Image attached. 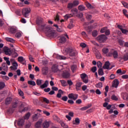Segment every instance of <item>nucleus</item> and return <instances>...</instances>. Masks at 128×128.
I'll return each instance as SVG.
<instances>
[{
	"label": "nucleus",
	"mask_w": 128,
	"mask_h": 128,
	"mask_svg": "<svg viewBox=\"0 0 128 128\" xmlns=\"http://www.w3.org/2000/svg\"><path fill=\"white\" fill-rule=\"evenodd\" d=\"M86 6H87V8H94V6H92V4H90L88 2H86Z\"/></svg>",
	"instance_id": "nucleus-38"
},
{
	"label": "nucleus",
	"mask_w": 128,
	"mask_h": 128,
	"mask_svg": "<svg viewBox=\"0 0 128 128\" xmlns=\"http://www.w3.org/2000/svg\"><path fill=\"white\" fill-rule=\"evenodd\" d=\"M98 76H104V70H102V68H100L98 69Z\"/></svg>",
	"instance_id": "nucleus-30"
},
{
	"label": "nucleus",
	"mask_w": 128,
	"mask_h": 128,
	"mask_svg": "<svg viewBox=\"0 0 128 128\" xmlns=\"http://www.w3.org/2000/svg\"><path fill=\"white\" fill-rule=\"evenodd\" d=\"M78 8L79 10H80V12H82V10H86V7H84V5H80L78 6Z\"/></svg>",
	"instance_id": "nucleus-29"
},
{
	"label": "nucleus",
	"mask_w": 128,
	"mask_h": 128,
	"mask_svg": "<svg viewBox=\"0 0 128 128\" xmlns=\"http://www.w3.org/2000/svg\"><path fill=\"white\" fill-rule=\"evenodd\" d=\"M122 59L124 60V62H126L127 60H128V54H124L122 58Z\"/></svg>",
	"instance_id": "nucleus-31"
},
{
	"label": "nucleus",
	"mask_w": 128,
	"mask_h": 128,
	"mask_svg": "<svg viewBox=\"0 0 128 128\" xmlns=\"http://www.w3.org/2000/svg\"><path fill=\"white\" fill-rule=\"evenodd\" d=\"M118 84H120V82L118 80L115 79L113 81V83L112 84V88H117L118 86Z\"/></svg>",
	"instance_id": "nucleus-9"
},
{
	"label": "nucleus",
	"mask_w": 128,
	"mask_h": 128,
	"mask_svg": "<svg viewBox=\"0 0 128 128\" xmlns=\"http://www.w3.org/2000/svg\"><path fill=\"white\" fill-rule=\"evenodd\" d=\"M60 124L62 128H68V125H66V124H64V122H62V121L60 122Z\"/></svg>",
	"instance_id": "nucleus-32"
},
{
	"label": "nucleus",
	"mask_w": 128,
	"mask_h": 128,
	"mask_svg": "<svg viewBox=\"0 0 128 128\" xmlns=\"http://www.w3.org/2000/svg\"><path fill=\"white\" fill-rule=\"evenodd\" d=\"M5 40L7 42H12V44H14V40L10 38L6 37L5 38Z\"/></svg>",
	"instance_id": "nucleus-26"
},
{
	"label": "nucleus",
	"mask_w": 128,
	"mask_h": 128,
	"mask_svg": "<svg viewBox=\"0 0 128 128\" xmlns=\"http://www.w3.org/2000/svg\"><path fill=\"white\" fill-rule=\"evenodd\" d=\"M122 32L124 34H128V30H126V29H123L122 30Z\"/></svg>",
	"instance_id": "nucleus-60"
},
{
	"label": "nucleus",
	"mask_w": 128,
	"mask_h": 128,
	"mask_svg": "<svg viewBox=\"0 0 128 128\" xmlns=\"http://www.w3.org/2000/svg\"><path fill=\"white\" fill-rule=\"evenodd\" d=\"M90 106H92V104H90L88 105L87 106L82 107L80 108V110H88V108H90Z\"/></svg>",
	"instance_id": "nucleus-24"
},
{
	"label": "nucleus",
	"mask_w": 128,
	"mask_h": 128,
	"mask_svg": "<svg viewBox=\"0 0 128 128\" xmlns=\"http://www.w3.org/2000/svg\"><path fill=\"white\" fill-rule=\"evenodd\" d=\"M62 92V90H58V92H59V93H58V94H57V95H56L57 98H62V94L60 93V92Z\"/></svg>",
	"instance_id": "nucleus-52"
},
{
	"label": "nucleus",
	"mask_w": 128,
	"mask_h": 128,
	"mask_svg": "<svg viewBox=\"0 0 128 128\" xmlns=\"http://www.w3.org/2000/svg\"><path fill=\"white\" fill-rule=\"evenodd\" d=\"M102 52L103 54H106V56L108 54L109 50H108V48H102Z\"/></svg>",
	"instance_id": "nucleus-23"
},
{
	"label": "nucleus",
	"mask_w": 128,
	"mask_h": 128,
	"mask_svg": "<svg viewBox=\"0 0 128 128\" xmlns=\"http://www.w3.org/2000/svg\"><path fill=\"white\" fill-rule=\"evenodd\" d=\"M74 5L73 3H70L68 4V8H74Z\"/></svg>",
	"instance_id": "nucleus-55"
},
{
	"label": "nucleus",
	"mask_w": 128,
	"mask_h": 128,
	"mask_svg": "<svg viewBox=\"0 0 128 128\" xmlns=\"http://www.w3.org/2000/svg\"><path fill=\"white\" fill-rule=\"evenodd\" d=\"M49 84V82H48V80H46L45 81L44 83L42 85L40 86V88H48V86Z\"/></svg>",
	"instance_id": "nucleus-12"
},
{
	"label": "nucleus",
	"mask_w": 128,
	"mask_h": 128,
	"mask_svg": "<svg viewBox=\"0 0 128 128\" xmlns=\"http://www.w3.org/2000/svg\"><path fill=\"white\" fill-rule=\"evenodd\" d=\"M82 80H83V82H84V84H88V78L86 77V78L83 79Z\"/></svg>",
	"instance_id": "nucleus-61"
},
{
	"label": "nucleus",
	"mask_w": 128,
	"mask_h": 128,
	"mask_svg": "<svg viewBox=\"0 0 128 128\" xmlns=\"http://www.w3.org/2000/svg\"><path fill=\"white\" fill-rule=\"evenodd\" d=\"M80 118H75V120H74V122H73V124H76V125H78V124H80Z\"/></svg>",
	"instance_id": "nucleus-28"
},
{
	"label": "nucleus",
	"mask_w": 128,
	"mask_h": 128,
	"mask_svg": "<svg viewBox=\"0 0 128 128\" xmlns=\"http://www.w3.org/2000/svg\"><path fill=\"white\" fill-rule=\"evenodd\" d=\"M92 36H98V31L95 30L92 32Z\"/></svg>",
	"instance_id": "nucleus-49"
},
{
	"label": "nucleus",
	"mask_w": 128,
	"mask_h": 128,
	"mask_svg": "<svg viewBox=\"0 0 128 128\" xmlns=\"http://www.w3.org/2000/svg\"><path fill=\"white\" fill-rule=\"evenodd\" d=\"M97 66L98 68H100L102 66V62L99 61L97 62Z\"/></svg>",
	"instance_id": "nucleus-51"
},
{
	"label": "nucleus",
	"mask_w": 128,
	"mask_h": 128,
	"mask_svg": "<svg viewBox=\"0 0 128 128\" xmlns=\"http://www.w3.org/2000/svg\"><path fill=\"white\" fill-rule=\"evenodd\" d=\"M68 96H64L62 98V100H64V102H66L68 100Z\"/></svg>",
	"instance_id": "nucleus-63"
},
{
	"label": "nucleus",
	"mask_w": 128,
	"mask_h": 128,
	"mask_svg": "<svg viewBox=\"0 0 128 128\" xmlns=\"http://www.w3.org/2000/svg\"><path fill=\"white\" fill-rule=\"evenodd\" d=\"M110 62L108 61L106 62L103 66V68L104 70H110Z\"/></svg>",
	"instance_id": "nucleus-15"
},
{
	"label": "nucleus",
	"mask_w": 128,
	"mask_h": 128,
	"mask_svg": "<svg viewBox=\"0 0 128 128\" xmlns=\"http://www.w3.org/2000/svg\"><path fill=\"white\" fill-rule=\"evenodd\" d=\"M72 14H67L65 15L64 18H65V20H68V18H72Z\"/></svg>",
	"instance_id": "nucleus-48"
},
{
	"label": "nucleus",
	"mask_w": 128,
	"mask_h": 128,
	"mask_svg": "<svg viewBox=\"0 0 128 128\" xmlns=\"http://www.w3.org/2000/svg\"><path fill=\"white\" fill-rule=\"evenodd\" d=\"M42 80L38 79L36 81L37 86H42Z\"/></svg>",
	"instance_id": "nucleus-33"
},
{
	"label": "nucleus",
	"mask_w": 128,
	"mask_h": 128,
	"mask_svg": "<svg viewBox=\"0 0 128 128\" xmlns=\"http://www.w3.org/2000/svg\"><path fill=\"white\" fill-rule=\"evenodd\" d=\"M30 113H28L25 115L24 118V120H28V118H30Z\"/></svg>",
	"instance_id": "nucleus-40"
},
{
	"label": "nucleus",
	"mask_w": 128,
	"mask_h": 128,
	"mask_svg": "<svg viewBox=\"0 0 128 128\" xmlns=\"http://www.w3.org/2000/svg\"><path fill=\"white\" fill-rule=\"evenodd\" d=\"M24 120L22 118L20 119L18 122V124L20 126H24Z\"/></svg>",
	"instance_id": "nucleus-18"
},
{
	"label": "nucleus",
	"mask_w": 128,
	"mask_h": 128,
	"mask_svg": "<svg viewBox=\"0 0 128 128\" xmlns=\"http://www.w3.org/2000/svg\"><path fill=\"white\" fill-rule=\"evenodd\" d=\"M3 52H4L6 56H11L12 54V49L10 48L5 46L3 48Z\"/></svg>",
	"instance_id": "nucleus-5"
},
{
	"label": "nucleus",
	"mask_w": 128,
	"mask_h": 128,
	"mask_svg": "<svg viewBox=\"0 0 128 128\" xmlns=\"http://www.w3.org/2000/svg\"><path fill=\"white\" fill-rule=\"evenodd\" d=\"M18 94L19 96H24V92L22 91L20 89L18 90Z\"/></svg>",
	"instance_id": "nucleus-57"
},
{
	"label": "nucleus",
	"mask_w": 128,
	"mask_h": 128,
	"mask_svg": "<svg viewBox=\"0 0 128 128\" xmlns=\"http://www.w3.org/2000/svg\"><path fill=\"white\" fill-rule=\"evenodd\" d=\"M16 14H17V16H20L21 13H20V10H16Z\"/></svg>",
	"instance_id": "nucleus-64"
},
{
	"label": "nucleus",
	"mask_w": 128,
	"mask_h": 128,
	"mask_svg": "<svg viewBox=\"0 0 128 128\" xmlns=\"http://www.w3.org/2000/svg\"><path fill=\"white\" fill-rule=\"evenodd\" d=\"M82 82H78L76 84V90H80V88L82 86Z\"/></svg>",
	"instance_id": "nucleus-19"
},
{
	"label": "nucleus",
	"mask_w": 128,
	"mask_h": 128,
	"mask_svg": "<svg viewBox=\"0 0 128 128\" xmlns=\"http://www.w3.org/2000/svg\"><path fill=\"white\" fill-rule=\"evenodd\" d=\"M28 58H29V60H30V62H34V58H32V55H30L28 56Z\"/></svg>",
	"instance_id": "nucleus-58"
},
{
	"label": "nucleus",
	"mask_w": 128,
	"mask_h": 128,
	"mask_svg": "<svg viewBox=\"0 0 128 128\" xmlns=\"http://www.w3.org/2000/svg\"><path fill=\"white\" fill-rule=\"evenodd\" d=\"M107 30H108V28L104 27L102 28L100 32L102 34H104V32H106Z\"/></svg>",
	"instance_id": "nucleus-47"
},
{
	"label": "nucleus",
	"mask_w": 128,
	"mask_h": 128,
	"mask_svg": "<svg viewBox=\"0 0 128 128\" xmlns=\"http://www.w3.org/2000/svg\"><path fill=\"white\" fill-rule=\"evenodd\" d=\"M2 66L4 67V70H8V66H6V63H2Z\"/></svg>",
	"instance_id": "nucleus-50"
},
{
	"label": "nucleus",
	"mask_w": 128,
	"mask_h": 128,
	"mask_svg": "<svg viewBox=\"0 0 128 128\" xmlns=\"http://www.w3.org/2000/svg\"><path fill=\"white\" fill-rule=\"evenodd\" d=\"M18 62L22 64V62H26V59L22 56H19L18 58Z\"/></svg>",
	"instance_id": "nucleus-20"
},
{
	"label": "nucleus",
	"mask_w": 128,
	"mask_h": 128,
	"mask_svg": "<svg viewBox=\"0 0 128 128\" xmlns=\"http://www.w3.org/2000/svg\"><path fill=\"white\" fill-rule=\"evenodd\" d=\"M96 88H102V82H99L98 84L96 85Z\"/></svg>",
	"instance_id": "nucleus-45"
},
{
	"label": "nucleus",
	"mask_w": 128,
	"mask_h": 128,
	"mask_svg": "<svg viewBox=\"0 0 128 128\" xmlns=\"http://www.w3.org/2000/svg\"><path fill=\"white\" fill-rule=\"evenodd\" d=\"M16 37L17 38H20V36H22V34H20V32H17L16 34Z\"/></svg>",
	"instance_id": "nucleus-59"
},
{
	"label": "nucleus",
	"mask_w": 128,
	"mask_h": 128,
	"mask_svg": "<svg viewBox=\"0 0 128 128\" xmlns=\"http://www.w3.org/2000/svg\"><path fill=\"white\" fill-rule=\"evenodd\" d=\"M86 16L87 20H92V16L90 15V13H86Z\"/></svg>",
	"instance_id": "nucleus-41"
},
{
	"label": "nucleus",
	"mask_w": 128,
	"mask_h": 128,
	"mask_svg": "<svg viewBox=\"0 0 128 128\" xmlns=\"http://www.w3.org/2000/svg\"><path fill=\"white\" fill-rule=\"evenodd\" d=\"M96 40L99 42H104L108 40V37L104 34H101L96 38Z\"/></svg>",
	"instance_id": "nucleus-4"
},
{
	"label": "nucleus",
	"mask_w": 128,
	"mask_h": 128,
	"mask_svg": "<svg viewBox=\"0 0 128 128\" xmlns=\"http://www.w3.org/2000/svg\"><path fill=\"white\" fill-rule=\"evenodd\" d=\"M62 85V86H66V81L64 80H60Z\"/></svg>",
	"instance_id": "nucleus-37"
},
{
	"label": "nucleus",
	"mask_w": 128,
	"mask_h": 128,
	"mask_svg": "<svg viewBox=\"0 0 128 128\" xmlns=\"http://www.w3.org/2000/svg\"><path fill=\"white\" fill-rule=\"evenodd\" d=\"M48 68L47 67H44L42 69V74H44V76H46L48 73Z\"/></svg>",
	"instance_id": "nucleus-14"
},
{
	"label": "nucleus",
	"mask_w": 128,
	"mask_h": 128,
	"mask_svg": "<svg viewBox=\"0 0 128 128\" xmlns=\"http://www.w3.org/2000/svg\"><path fill=\"white\" fill-rule=\"evenodd\" d=\"M6 86V84L4 82H0V90L4 88Z\"/></svg>",
	"instance_id": "nucleus-42"
},
{
	"label": "nucleus",
	"mask_w": 128,
	"mask_h": 128,
	"mask_svg": "<svg viewBox=\"0 0 128 128\" xmlns=\"http://www.w3.org/2000/svg\"><path fill=\"white\" fill-rule=\"evenodd\" d=\"M71 12L73 16H76L78 14V9L74 8V9H72L71 10Z\"/></svg>",
	"instance_id": "nucleus-25"
},
{
	"label": "nucleus",
	"mask_w": 128,
	"mask_h": 128,
	"mask_svg": "<svg viewBox=\"0 0 128 128\" xmlns=\"http://www.w3.org/2000/svg\"><path fill=\"white\" fill-rule=\"evenodd\" d=\"M59 40L60 42H61V44H64V42H66V39L64 38V36H60Z\"/></svg>",
	"instance_id": "nucleus-17"
},
{
	"label": "nucleus",
	"mask_w": 128,
	"mask_h": 128,
	"mask_svg": "<svg viewBox=\"0 0 128 128\" xmlns=\"http://www.w3.org/2000/svg\"><path fill=\"white\" fill-rule=\"evenodd\" d=\"M72 28H74V24L72 23H70L68 26V28H69L70 30H72Z\"/></svg>",
	"instance_id": "nucleus-62"
},
{
	"label": "nucleus",
	"mask_w": 128,
	"mask_h": 128,
	"mask_svg": "<svg viewBox=\"0 0 128 128\" xmlns=\"http://www.w3.org/2000/svg\"><path fill=\"white\" fill-rule=\"evenodd\" d=\"M67 54L70 56H74L78 52L76 50L74 49H68L67 51Z\"/></svg>",
	"instance_id": "nucleus-7"
},
{
	"label": "nucleus",
	"mask_w": 128,
	"mask_h": 128,
	"mask_svg": "<svg viewBox=\"0 0 128 128\" xmlns=\"http://www.w3.org/2000/svg\"><path fill=\"white\" fill-rule=\"evenodd\" d=\"M78 96L76 94H70L68 95V98H72L74 100H76L78 98Z\"/></svg>",
	"instance_id": "nucleus-8"
},
{
	"label": "nucleus",
	"mask_w": 128,
	"mask_h": 128,
	"mask_svg": "<svg viewBox=\"0 0 128 128\" xmlns=\"http://www.w3.org/2000/svg\"><path fill=\"white\" fill-rule=\"evenodd\" d=\"M18 31V28L13 26L9 28V32L11 34H16V32Z\"/></svg>",
	"instance_id": "nucleus-11"
},
{
	"label": "nucleus",
	"mask_w": 128,
	"mask_h": 128,
	"mask_svg": "<svg viewBox=\"0 0 128 128\" xmlns=\"http://www.w3.org/2000/svg\"><path fill=\"white\" fill-rule=\"evenodd\" d=\"M111 100H118V98L116 95H112L111 96Z\"/></svg>",
	"instance_id": "nucleus-43"
},
{
	"label": "nucleus",
	"mask_w": 128,
	"mask_h": 128,
	"mask_svg": "<svg viewBox=\"0 0 128 128\" xmlns=\"http://www.w3.org/2000/svg\"><path fill=\"white\" fill-rule=\"evenodd\" d=\"M81 78L84 80V78H88V75L86 74H80Z\"/></svg>",
	"instance_id": "nucleus-46"
},
{
	"label": "nucleus",
	"mask_w": 128,
	"mask_h": 128,
	"mask_svg": "<svg viewBox=\"0 0 128 128\" xmlns=\"http://www.w3.org/2000/svg\"><path fill=\"white\" fill-rule=\"evenodd\" d=\"M30 12V8H24L22 10V14L25 16V18H28V14Z\"/></svg>",
	"instance_id": "nucleus-6"
},
{
	"label": "nucleus",
	"mask_w": 128,
	"mask_h": 128,
	"mask_svg": "<svg viewBox=\"0 0 128 128\" xmlns=\"http://www.w3.org/2000/svg\"><path fill=\"white\" fill-rule=\"evenodd\" d=\"M4 60H5V61L6 62V64H7L8 66H10V58L4 57Z\"/></svg>",
	"instance_id": "nucleus-27"
},
{
	"label": "nucleus",
	"mask_w": 128,
	"mask_h": 128,
	"mask_svg": "<svg viewBox=\"0 0 128 128\" xmlns=\"http://www.w3.org/2000/svg\"><path fill=\"white\" fill-rule=\"evenodd\" d=\"M42 100L44 102H46V104H50V100H48V99L46 98H43Z\"/></svg>",
	"instance_id": "nucleus-39"
},
{
	"label": "nucleus",
	"mask_w": 128,
	"mask_h": 128,
	"mask_svg": "<svg viewBox=\"0 0 128 128\" xmlns=\"http://www.w3.org/2000/svg\"><path fill=\"white\" fill-rule=\"evenodd\" d=\"M50 126V122L45 120L44 122L42 123V127L43 128H48Z\"/></svg>",
	"instance_id": "nucleus-13"
},
{
	"label": "nucleus",
	"mask_w": 128,
	"mask_h": 128,
	"mask_svg": "<svg viewBox=\"0 0 128 128\" xmlns=\"http://www.w3.org/2000/svg\"><path fill=\"white\" fill-rule=\"evenodd\" d=\"M62 74L64 78H68L70 76V70L69 68L62 70Z\"/></svg>",
	"instance_id": "nucleus-3"
},
{
	"label": "nucleus",
	"mask_w": 128,
	"mask_h": 128,
	"mask_svg": "<svg viewBox=\"0 0 128 128\" xmlns=\"http://www.w3.org/2000/svg\"><path fill=\"white\" fill-rule=\"evenodd\" d=\"M36 24L38 26H40V28L42 30L46 32V34L48 36H54V31L50 27L46 26V25L44 24V19L42 18H38L36 20Z\"/></svg>",
	"instance_id": "nucleus-1"
},
{
	"label": "nucleus",
	"mask_w": 128,
	"mask_h": 128,
	"mask_svg": "<svg viewBox=\"0 0 128 128\" xmlns=\"http://www.w3.org/2000/svg\"><path fill=\"white\" fill-rule=\"evenodd\" d=\"M56 58L58 60H66V58L64 56H62L59 54L56 56Z\"/></svg>",
	"instance_id": "nucleus-21"
},
{
	"label": "nucleus",
	"mask_w": 128,
	"mask_h": 128,
	"mask_svg": "<svg viewBox=\"0 0 128 128\" xmlns=\"http://www.w3.org/2000/svg\"><path fill=\"white\" fill-rule=\"evenodd\" d=\"M52 71L54 72H58V65L54 64L52 68Z\"/></svg>",
	"instance_id": "nucleus-16"
},
{
	"label": "nucleus",
	"mask_w": 128,
	"mask_h": 128,
	"mask_svg": "<svg viewBox=\"0 0 128 128\" xmlns=\"http://www.w3.org/2000/svg\"><path fill=\"white\" fill-rule=\"evenodd\" d=\"M11 62H14L12 63V66H16V68H18V62H16V61H14V59H11Z\"/></svg>",
	"instance_id": "nucleus-35"
},
{
	"label": "nucleus",
	"mask_w": 128,
	"mask_h": 128,
	"mask_svg": "<svg viewBox=\"0 0 128 128\" xmlns=\"http://www.w3.org/2000/svg\"><path fill=\"white\" fill-rule=\"evenodd\" d=\"M42 120H39L35 124V128H42Z\"/></svg>",
	"instance_id": "nucleus-10"
},
{
	"label": "nucleus",
	"mask_w": 128,
	"mask_h": 128,
	"mask_svg": "<svg viewBox=\"0 0 128 128\" xmlns=\"http://www.w3.org/2000/svg\"><path fill=\"white\" fill-rule=\"evenodd\" d=\"M106 56H113L114 58L116 60L118 58V51L112 48L110 52L106 54Z\"/></svg>",
	"instance_id": "nucleus-2"
},
{
	"label": "nucleus",
	"mask_w": 128,
	"mask_h": 128,
	"mask_svg": "<svg viewBox=\"0 0 128 128\" xmlns=\"http://www.w3.org/2000/svg\"><path fill=\"white\" fill-rule=\"evenodd\" d=\"M76 16L78 18H82L84 16V14L82 13H79L78 14H77Z\"/></svg>",
	"instance_id": "nucleus-56"
},
{
	"label": "nucleus",
	"mask_w": 128,
	"mask_h": 128,
	"mask_svg": "<svg viewBox=\"0 0 128 128\" xmlns=\"http://www.w3.org/2000/svg\"><path fill=\"white\" fill-rule=\"evenodd\" d=\"M38 118V114H35L32 116L33 120H36Z\"/></svg>",
	"instance_id": "nucleus-54"
},
{
	"label": "nucleus",
	"mask_w": 128,
	"mask_h": 128,
	"mask_svg": "<svg viewBox=\"0 0 128 128\" xmlns=\"http://www.w3.org/2000/svg\"><path fill=\"white\" fill-rule=\"evenodd\" d=\"M71 70L72 72H74L76 70V65H72L71 66Z\"/></svg>",
	"instance_id": "nucleus-44"
},
{
	"label": "nucleus",
	"mask_w": 128,
	"mask_h": 128,
	"mask_svg": "<svg viewBox=\"0 0 128 128\" xmlns=\"http://www.w3.org/2000/svg\"><path fill=\"white\" fill-rule=\"evenodd\" d=\"M12 98H8L5 101L6 104L7 106L8 104H10V102H12Z\"/></svg>",
	"instance_id": "nucleus-22"
},
{
	"label": "nucleus",
	"mask_w": 128,
	"mask_h": 128,
	"mask_svg": "<svg viewBox=\"0 0 128 128\" xmlns=\"http://www.w3.org/2000/svg\"><path fill=\"white\" fill-rule=\"evenodd\" d=\"M118 42L120 46H124V41L122 40H118Z\"/></svg>",
	"instance_id": "nucleus-53"
},
{
	"label": "nucleus",
	"mask_w": 128,
	"mask_h": 128,
	"mask_svg": "<svg viewBox=\"0 0 128 128\" xmlns=\"http://www.w3.org/2000/svg\"><path fill=\"white\" fill-rule=\"evenodd\" d=\"M28 84H30V86H34L36 84V82L34 81H32V80H28Z\"/></svg>",
	"instance_id": "nucleus-34"
},
{
	"label": "nucleus",
	"mask_w": 128,
	"mask_h": 128,
	"mask_svg": "<svg viewBox=\"0 0 128 128\" xmlns=\"http://www.w3.org/2000/svg\"><path fill=\"white\" fill-rule=\"evenodd\" d=\"M73 4L74 6H78V4H80V2L78 0H75L73 2Z\"/></svg>",
	"instance_id": "nucleus-36"
}]
</instances>
